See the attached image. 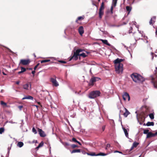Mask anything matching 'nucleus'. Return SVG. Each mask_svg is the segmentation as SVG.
I'll list each match as a JSON object with an SVG mask.
<instances>
[{"label": "nucleus", "instance_id": "obj_1", "mask_svg": "<svg viewBox=\"0 0 157 157\" xmlns=\"http://www.w3.org/2000/svg\"><path fill=\"white\" fill-rule=\"evenodd\" d=\"M124 59H121L117 58L114 61L115 64V68L117 73L120 74L122 73L123 71V64L121 62Z\"/></svg>", "mask_w": 157, "mask_h": 157}, {"label": "nucleus", "instance_id": "obj_2", "mask_svg": "<svg viewBox=\"0 0 157 157\" xmlns=\"http://www.w3.org/2000/svg\"><path fill=\"white\" fill-rule=\"evenodd\" d=\"M131 77L133 81L135 82L140 83L144 81V78L140 74L137 73H133L131 75Z\"/></svg>", "mask_w": 157, "mask_h": 157}, {"label": "nucleus", "instance_id": "obj_3", "mask_svg": "<svg viewBox=\"0 0 157 157\" xmlns=\"http://www.w3.org/2000/svg\"><path fill=\"white\" fill-rule=\"evenodd\" d=\"M100 92L99 91L96 90L91 92L89 95L90 98L93 99L100 95Z\"/></svg>", "mask_w": 157, "mask_h": 157}, {"label": "nucleus", "instance_id": "obj_4", "mask_svg": "<svg viewBox=\"0 0 157 157\" xmlns=\"http://www.w3.org/2000/svg\"><path fill=\"white\" fill-rule=\"evenodd\" d=\"M83 50L80 49L76 50L75 52H74L73 56L69 59V61H71L73 59L75 60H77L78 59V56H79V53L82 52Z\"/></svg>", "mask_w": 157, "mask_h": 157}, {"label": "nucleus", "instance_id": "obj_5", "mask_svg": "<svg viewBox=\"0 0 157 157\" xmlns=\"http://www.w3.org/2000/svg\"><path fill=\"white\" fill-rule=\"evenodd\" d=\"M138 30L139 32V33L135 34L134 35L135 39L136 41V40L140 39V36L145 37L146 38L145 39H147V37H146L143 34V32H141V31H139L138 29Z\"/></svg>", "mask_w": 157, "mask_h": 157}, {"label": "nucleus", "instance_id": "obj_6", "mask_svg": "<svg viewBox=\"0 0 157 157\" xmlns=\"http://www.w3.org/2000/svg\"><path fill=\"white\" fill-rule=\"evenodd\" d=\"M100 78L97 77H93L90 79L89 84L90 85H93L94 82L98 81Z\"/></svg>", "mask_w": 157, "mask_h": 157}, {"label": "nucleus", "instance_id": "obj_7", "mask_svg": "<svg viewBox=\"0 0 157 157\" xmlns=\"http://www.w3.org/2000/svg\"><path fill=\"white\" fill-rule=\"evenodd\" d=\"M30 62V61L29 59H22L20 60V63L25 65L28 64Z\"/></svg>", "mask_w": 157, "mask_h": 157}, {"label": "nucleus", "instance_id": "obj_8", "mask_svg": "<svg viewBox=\"0 0 157 157\" xmlns=\"http://www.w3.org/2000/svg\"><path fill=\"white\" fill-rule=\"evenodd\" d=\"M123 98L124 100L125 101L127 99H128V101L130 100V97L129 94L126 93H124V94L122 95Z\"/></svg>", "mask_w": 157, "mask_h": 157}, {"label": "nucleus", "instance_id": "obj_9", "mask_svg": "<svg viewBox=\"0 0 157 157\" xmlns=\"http://www.w3.org/2000/svg\"><path fill=\"white\" fill-rule=\"evenodd\" d=\"M51 81L52 82L53 85L55 86H57L59 84L58 82L57 81L56 79L52 78H51Z\"/></svg>", "mask_w": 157, "mask_h": 157}, {"label": "nucleus", "instance_id": "obj_10", "mask_svg": "<svg viewBox=\"0 0 157 157\" xmlns=\"http://www.w3.org/2000/svg\"><path fill=\"white\" fill-rule=\"evenodd\" d=\"M38 132L40 136L44 137L46 136V134L41 129H38Z\"/></svg>", "mask_w": 157, "mask_h": 157}, {"label": "nucleus", "instance_id": "obj_11", "mask_svg": "<svg viewBox=\"0 0 157 157\" xmlns=\"http://www.w3.org/2000/svg\"><path fill=\"white\" fill-rule=\"evenodd\" d=\"M78 31L79 33L81 36H82L84 33V29L82 26L79 27L78 29Z\"/></svg>", "mask_w": 157, "mask_h": 157}, {"label": "nucleus", "instance_id": "obj_12", "mask_svg": "<svg viewBox=\"0 0 157 157\" xmlns=\"http://www.w3.org/2000/svg\"><path fill=\"white\" fill-rule=\"evenodd\" d=\"M122 129L123 130V131L124 133L125 136L128 138V132L129 131V129L128 128L126 129L123 126H122Z\"/></svg>", "mask_w": 157, "mask_h": 157}, {"label": "nucleus", "instance_id": "obj_13", "mask_svg": "<svg viewBox=\"0 0 157 157\" xmlns=\"http://www.w3.org/2000/svg\"><path fill=\"white\" fill-rule=\"evenodd\" d=\"M29 87V84L28 83L26 84L23 86V87L24 89L26 90H29V88L30 89L31 88V84H30Z\"/></svg>", "mask_w": 157, "mask_h": 157}, {"label": "nucleus", "instance_id": "obj_14", "mask_svg": "<svg viewBox=\"0 0 157 157\" xmlns=\"http://www.w3.org/2000/svg\"><path fill=\"white\" fill-rule=\"evenodd\" d=\"M155 136V133H153L151 132H149L147 135V138H149L154 137Z\"/></svg>", "mask_w": 157, "mask_h": 157}, {"label": "nucleus", "instance_id": "obj_15", "mask_svg": "<svg viewBox=\"0 0 157 157\" xmlns=\"http://www.w3.org/2000/svg\"><path fill=\"white\" fill-rule=\"evenodd\" d=\"M124 109L125 110V112L124 113L123 115L124 117H126L130 114V113L126 108H124Z\"/></svg>", "mask_w": 157, "mask_h": 157}, {"label": "nucleus", "instance_id": "obj_16", "mask_svg": "<svg viewBox=\"0 0 157 157\" xmlns=\"http://www.w3.org/2000/svg\"><path fill=\"white\" fill-rule=\"evenodd\" d=\"M33 97L30 96H25L22 98V100L25 99H30L33 100Z\"/></svg>", "mask_w": 157, "mask_h": 157}, {"label": "nucleus", "instance_id": "obj_17", "mask_svg": "<svg viewBox=\"0 0 157 157\" xmlns=\"http://www.w3.org/2000/svg\"><path fill=\"white\" fill-rule=\"evenodd\" d=\"M101 40L104 44H105L109 46H110V44L108 43L107 40L101 39Z\"/></svg>", "mask_w": 157, "mask_h": 157}, {"label": "nucleus", "instance_id": "obj_18", "mask_svg": "<svg viewBox=\"0 0 157 157\" xmlns=\"http://www.w3.org/2000/svg\"><path fill=\"white\" fill-rule=\"evenodd\" d=\"M109 153H105L103 152H100L98 154H97V155L98 156H106L108 155Z\"/></svg>", "mask_w": 157, "mask_h": 157}, {"label": "nucleus", "instance_id": "obj_19", "mask_svg": "<svg viewBox=\"0 0 157 157\" xmlns=\"http://www.w3.org/2000/svg\"><path fill=\"white\" fill-rule=\"evenodd\" d=\"M84 18V16H80L78 17L77 19L75 21L76 23H78V21L83 20Z\"/></svg>", "mask_w": 157, "mask_h": 157}, {"label": "nucleus", "instance_id": "obj_20", "mask_svg": "<svg viewBox=\"0 0 157 157\" xmlns=\"http://www.w3.org/2000/svg\"><path fill=\"white\" fill-rule=\"evenodd\" d=\"M154 122H148L146 124V125L148 126H154Z\"/></svg>", "mask_w": 157, "mask_h": 157}, {"label": "nucleus", "instance_id": "obj_21", "mask_svg": "<svg viewBox=\"0 0 157 157\" xmlns=\"http://www.w3.org/2000/svg\"><path fill=\"white\" fill-rule=\"evenodd\" d=\"M24 145V144L22 142H18L17 144V146L19 147H22Z\"/></svg>", "mask_w": 157, "mask_h": 157}, {"label": "nucleus", "instance_id": "obj_22", "mask_svg": "<svg viewBox=\"0 0 157 157\" xmlns=\"http://www.w3.org/2000/svg\"><path fill=\"white\" fill-rule=\"evenodd\" d=\"M61 143L64 146V147L66 148H67V146L69 145V144L68 143L66 142L64 143L62 142L61 140H60Z\"/></svg>", "mask_w": 157, "mask_h": 157}, {"label": "nucleus", "instance_id": "obj_23", "mask_svg": "<svg viewBox=\"0 0 157 157\" xmlns=\"http://www.w3.org/2000/svg\"><path fill=\"white\" fill-rule=\"evenodd\" d=\"M103 14L104 11L103 10H99V17L100 19L102 18V16L103 15Z\"/></svg>", "mask_w": 157, "mask_h": 157}, {"label": "nucleus", "instance_id": "obj_24", "mask_svg": "<svg viewBox=\"0 0 157 157\" xmlns=\"http://www.w3.org/2000/svg\"><path fill=\"white\" fill-rule=\"evenodd\" d=\"M81 151L80 149H75L72 150L71 152V153L72 154L75 153H79Z\"/></svg>", "mask_w": 157, "mask_h": 157}, {"label": "nucleus", "instance_id": "obj_25", "mask_svg": "<svg viewBox=\"0 0 157 157\" xmlns=\"http://www.w3.org/2000/svg\"><path fill=\"white\" fill-rule=\"evenodd\" d=\"M44 145V142L43 141H41L40 143L39 144L37 147H36V149H38L40 147H42Z\"/></svg>", "mask_w": 157, "mask_h": 157}, {"label": "nucleus", "instance_id": "obj_26", "mask_svg": "<svg viewBox=\"0 0 157 157\" xmlns=\"http://www.w3.org/2000/svg\"><path fill=\"white\" fill-rule=\"evenodd\" d=\"M138 143L137 142H134L133 143V145H132V146L131 147V149H132L134 147H137V146L138 145Z\"/></svg>", "mask_w": 157, "mask_h": 157}, {"label": "nucleus", "instance_id": "obj_27", "mask_svg": "<svg viewBox=\"0 0 157 157\" xmlns=\"http://www.w3.org/2000/svg\"><path fill=\"white\" fill-rule=\"evenodd\" d=\"M117 0H113L112 5L114 7H115L116 6Z\"/></svg>", "mask_w": 157, "mask_h": 157}, {"label": "nucleus", "instance_id": "obj_28", "mask_svg": "<svg viewBox=\"0 0 157 157\" xmlns=\"http://www.w3.org/2000/svg\"><path fill=\"white\" fill-rule=\"evenodd\" d=\"M132 8L131 7L129 6H127L126 7V10L127 11H128V14H129V13L130 11H131V10Z\"/></svg>", "mask_w": 157, "mask_h": 157}, {"label": "nucleus", "instance_id": "obj_29", "mask_svg": "<svg viewBox=\"0 0 157 157\" xmlns=\"http://www.w3.org/2000/svg\"><path fill=\"white\" fill-rule=\"evenodd\" d=\"M152 82L153 83L154 87L157 89V82H154L153 81H152Z\"/></svg>", "mask_w": 157, "mask_h": 157}, {"label": "nucleus", "instance_id": "obj_30", "mask_svg": "<svg viewBox=\"0 0 157 157\" xmlns=\"http://www.w3.org/2000/svg\"><path fill=\"white\" fill-rule=\"evenodd\" d=\"M149 116L150 118L151 119H154V114L153 113H151L149 115Z\"/></svg>", "mask_w": 157, "mask_h": 157}, {"label": "nucleus", "instance_id": "obj_31", "mask_svg": "<svg viewBox=\"0 0 157 157\" xmlns=\"http://www.w3.org/2000/svg\"><path fill=\"white\" fill-rule=\"evenodd\" d=\"M79 56H82L83 57V58H84L86 56V55L85 53H82L80 54L79 53Z\"/></svg>", "mask_w": 157, "mask_h": 157}, {"label": "nucleus", "instance_id": "obj_32", "mask_svg": "<svg viewBox=\"0 0 157 157\" xmlns=\"http://www.w3.org/2000/svg\"><path fill=\"white\" fill-rule=\"evenodd\" d=\"M5 129L4 128H0V134H2L4 131Z\"/></svg>", "mask_w": 157, "mask_h": 157}, {"label": "nucleus", "instance_id": "obj_33", "mask_svg": "<svg viewBox=\"0 0 157 157\" xmlns=\"http://www.w3.org/2000/svg\"><path fill=\"white\" fill-rule=\"evenodd\" d=\"M50 61V59H46V60H42L41 61V63H45L47 62H48Z\"/></svg>", "mask_w": 157, "mask_h": 157}, {"label": "nucleus", "instance_id": "obj_34", "mask_svg": "<svg viewBox=\"0 0 157 157\" xmlns=\"http://www.w3.org/2000/svg\"><path fill=\"white\" fill-rule=\"evenodd\" d=\"M0 104L2 105H3L4 106H7L6 103L2 101H1Z\"/></svg>", "mask_w": 157, "mask_h": 157}, {"label": "nucleus", "instance_id": "obj_35", "mask_svg": "<svg viewBox=\"0 0 157 157\" xmlns=\"http://www.w3.org/2000/svg\"><path fill=\"white\" fill-rule=\"evenodd\" d=\"M149 130L148 129L144 130L143 132V133L144 134H147V135L149 132Z\"/></svg>", "mask_w": 157, "mask_h": 157}, {"label": "nucleus", "instance_id": "obj_36", "mask_svg": "<svg viewBox=\"0 0 157 157\" xmlns=\"http://www.w3.org/2000/svg\"><path fill=\"white\" fill-rule=\"evenodd\" d=\"M32 131L35 134H36L37 133L36 130L34 127H33L32 128Z\"/></svg>", "mask_w": 157, "mask_h": 157}, {"label": "nucleus", "instance_id": "obj_37", "mask_svg": "<svg viewBox=\"0 0 157 157\" xmlns=\"http://www.w3.org/2000/svg\"><path fill=\"white\" fill-rule=\"evenodd\" d=\"M88 154V155L92 156H97V154H95L94 152H93L90 154Z\"/></svg>", "mask_w": 157, "mask_h": 157}, {"label": "nucleus", "instance_id": "obj_38", "mask_svg": "<svg viewBox=\"0 0 157 157\" xmlns=\"http://www.w3.org/2000/svg\"><path fill=\"white\" fill-rule=\"evenodd\" d=\"M110 147V145L109 144H107L106 147H105L106 150H108V148Z\"/></svg>", "mask_w": 157, "mask_h": 157}, {"label": "nucleus", "instance_id": "obj_39", "mask_svg": "<svg viewBox=\"0 0 157 157\" xmlns=\"http://www.w3.org/2000/svg\"><path fill=\"white\" fill-rule=\"evenodd\" d=\"M21 71H22V72H23L25 71L26 70V69L25 68H24L22 67H21Z\"/></svg>", "mask_w": 157, "mask_h": 157}, {"label": "nucleus", "instance_id": "obj_40", "mask_svg": "<svg viewBox=\"0 0 157 157\" xmlns=\"http://www.w3.org/2000/svg\"><path fill=\"white\" fill-rule=\"evenodd\" d=\"M156 18V17L155 16H153L151 18V19H152V21L154 23L155 22V21Z\"/></svg>", "mask_w": 157, "mask_h": 157}, {"label": "nucleus", "instance_id": "obj_41", "mask_svg": "<svg viewBox=\"0 0 157 157\" xmlns=\"http://www.w3.org/2000/svg\"><path fill=\"white\" fill-rule=\"evenodd\" d=\"M104 6H101L99 10H103L104 9Z\"/></svg>", "mask_w": 157, "mask_h": 157}, {"label": "nucleus", "instance_id": "obj_42", "mask_svg": "<svg viewBox=\"0 0 157 157\" xmlns=\"http://www.w3.org/2000/svg\"><path fill=\"white\" fill-rule=\"evenodd\" d=\"M71 146L73 148H75V147H77V145L74 144H72Z\"/></svg>", "mask_w": 157, "mask_h": 157}, {"label": "nucleus", "instance_id": "obj_43", "mask_svg": "<svg viewBox=\"0 0 157 157\" xmlns=\"http://www.w3.org/2000/svg\"><path fill=\"white\" fill-rule=\"evenodd\" d=\"M59 62H60V63H66V62L65 61H63V60H59Z\"/></svg>", "mask_w": 157, "mask_h": 157}, {"label": "nucleus", "instance_id": "obj_44", "mask_svg": "<svg viewBox=\"0 0 157 157\" xmlns=\"http://www.w3.org/2000/svg\"><path fill=\"white\" fill-rule=\"evenodd\" d=\"M72 140L75 142H77V140L75 138H73L72 139Z\"/></svg>", "mask_w": 157, "mask_h": 157}, {"label": "nucleus", "instance_id": "obj_45", "mask_svg": "<svg viewBox=\"0 0 157 157\" xmlns=\"http://www.w3.org/2000/svg\"><path fill=\"white\" fill-rule=\"evenodd\" d=\"M113 6H112L111 7V9H110L111 12V13H113Z\"/></svg>", "mask_w": 157, "mask_h": 157}, {"label": "nucleus", "instance_id": "obj_46", "mask_svg": "<svg viewBox=\"0 0 157 157\" xmlns=\"http://www.w3.org/2000/svg\"><path fill=\"white\" fill-rule=\"evenodd\" d=\"M23 106L22 105H20L18 106V108H19L20 110H21L22 109V108H23Z\"/></svg>", "mask_w": 157, "mask_h": 157}, {"label": "nucleus", "instance_id": "obj_47", "mask_svg": "<svg viewBox=\"0 0 157 157\" xmlns=\"http://www.w3.org/2000/svg\"><path fill=\"white\" fill-rule=\"evenodd\" d=\"M39 63H38L34 67V70H36V68H37V67H38V66H39Z\"/></svg>", "mask_w": 157, "mask_h": 157}, {"label": "nucleus", "instance_id": "obj_48", "mask_svg": "<svg viewBox=\"0 0 157 157\" xmlns=\"http://www.w3.org/2000/svg\"><path fill=\"white\" fill-rule=\"evenodd\" d=\"M9 123H11V124H15L16 123V122H13L12 121H10L8 122Z\"/></svg>", "mask_w": 157, "mask_h": 157}, {"label": "nucleus", "instance_id": "obj_49", "mask_svg": "<svg viewBox=\"0 0 157 157\" xmlns=\"http://www.w3.org/2000/svg\"><path fill=\"white\" fill-rule=\"evenodd\" d=\"M114 153H116V152H118V153H121V154H122V152L121 151H114Z\"/></svg>", "mask_w": 157, "mask_h": 157}, {"label": "nucleus", "instance_id": "obj_50", "mask_svg": "<svg viewBox=\"0 0 157 157\" xmlns=\"http://www.w3.org/2000/svg\"><path fill=\"white\" fill-rule=\"evenodd\" d=\"M152 21H153L152 19H151L149 21V24L150 25H151L152 24Z\"/></svg>", "mask_w": 157, "mask_h": 157}, {"label": "nucleus", "instance_id": "obj_51", "mask_svg": "<svg viewBox=\"0 0 157 157\" xmlns=\"http://www.w3.org/2000/svg\"><path fill=\"white\" fill-rule=\"evenodd\" d=\"M151 57H152V60H153V58H154V57H153L154 53L153 52H151Z\"/></svg>", "mask_w": 157, "mask_h": 157}, {"label": "nucleus", "instance_id": "obj_52", "mask_svg": "<svg viewBox=\"0 0 157 157\" xmlns=\"http://www.w3.org/2000/svg\"><path fill=\"white\" fill-rule=\"evenodd\" d=\"M123 45H124V48H126V49L128 50V52H129V53H130L129 50H128V47L127 46H126L125 45H124V44H123Z\"/></svg>", "mask_w": 157, "mask_h": 157}, {"label": "nucleus", "instance_id": "obj_53", "mask_svg": "<svg viewBox=\"0 0 157 157\" xmlns=\"http://www.w3.org/2000/svg\"><path fill=\"white\" fill-rule=\"evenodd\" d=\"M155 34L156 36L157 37V28H156V30L155 32Z\"/></svg>", "mask_w": 157, "mask_h": 157}, {"label": "nucleus", "instance_id": "obj_54", "mask_svg": "<svg viewBox=\"0 0 157 157\" xmlns=\"http://www.w3.org/2000/svg\"><path fill=\"white\" fill-rule=\"evenodd\" d=\"M35 70H34V71H32V73L33 74V75L34 74H35Z\"/></svg>", "mask_w": 157, "mask_h": 157}, {"label": "nucleus", "instance_id": "obj_55", "mask_svg": "<svg viewBox=\"0 0 157 157\" xmlns=\"http://www.w3.org/2000/svg\"><path fill=\"white\" fill-rule=\"evenodd\" d=\"M23 120H21V121H22V124H21V125L20 126V128H21V126L23 125V124H24V123H23Z\"/></svg>", "mask_w": 157, "mask_h": 157}, {"label": "nucleus", "instance_id": "obj_56", "mask_svg": "<svg viewBox=\"0 0 157 157\" xmlns=\"http://www.w3.org/2000/svg\"><path fill=\"white\" fill-rule=\"evenodd\" d=\"M105 126H103L102 127V129L103 131H104L105 129Z\"/></svg>", "mask_w": 157, "mask_h": 157}, {"label": "nucleus", "instance_id": "obj_57", "mask_svg": "<svg viewBox=\"0 0 157 157\" xmlns=\"http://www.w3.org/2000/svg\"><path fill=\"white\" fill-rule=\"evenodd\" d=\"M49 58L53 59L54 60H56L55 58L54 57H49Z\"/></svg>", "mask_w": 157, "mask_h": 157}, {"label": "nucleus", "instance_id": "obj_58", "mask_svg": "<svg viewBox=\"0 0 157 157\" xmlns=\"http://www.w3.org/2000/svg\"><path fill=\"white\" fill-rule=\"evenodd\" d=\"M22 73V71H20L18 72V74H20L21 73Z\"/></svg>", "mask_w": 157, "mask_h": 157}, {"label": "nucleus", "instance_id": "obj_59", "mask_svg": "<svg viewBox=\"0 0 157 157\" xmlns=\"http://www.w3.org/2000/svg\"><path fill=\"white\" fill-rule=\"evenodd\" d=\"M19 83H20L19 81H17L16 82V84H18V85L19 84Z\"/></svg>", "mask_w": 157, "mask_h": 157}, {"label": "nucleus", "instance_id": "obj_60", "mask_svg": "<svg viewBox=\"0 0 157 157\" xmlns=\"http://www.w3.org/2000/svg\"><path fill=\"white\" fill-rule=\"evenodd\" d=\"M8 153H9L10 151V148H9V147H8Z\"/></svg>", "mask_w": 157, "mask_h": 157}, {"label": "nucleus", "instance_id": "obj_61", "mask_svg": "<svg viewBox=\"0 0 157 157\" xmlns=\"http://www.w3.org/2000/svg\"><path fill=\"white\" fill-rule=\"evenodd\" d=\"M2 73H3V75H7V74H6V73H4V72H3H3H2Z\"/></svg>", "mask_w": 157, "mask_h": 157}, {"label": "nucleus", "instance_id": "obj_62", "mask_svg": "<svg viewBox=\"0 0 157 157\" xmlns=\"http://www.w3.org/2000/svg\"><path fill=\"white\" fill-rule=\"evenodd\" d=\"M90 74H92V72H91V69L90 68Z\"/></svg>", "mask_w": 157, "mask_h": 157}, {"label": "nucleus", "instance_id": "obj_63", "mask_svg": "<svg viewBox=\"0 0 157 157\" xmlns=\"http://www.w3.org/2000/svg\"><path fill=\"white\" fill-rule=\"evenodd\" d=\"M0 92L1 93H3L4 92V90H1Z\"/></svg>", "mask_w": 157, "mask_h": 157}, {"label": "nucleus", "instance_id": "obj_64", "mask_svg": "<svg viewBox=\"0 0 157 157\" xmlns=\"http://www.w3.org/2000/svg\"><path fill=\"white\" fill-rule=\"evenodd\" d=\"M77 143H78L79 144L81 145V144L79 142V141H77Z\"/></svg>", "mask_w": 157, "mask_h": 157}]
</instances>
